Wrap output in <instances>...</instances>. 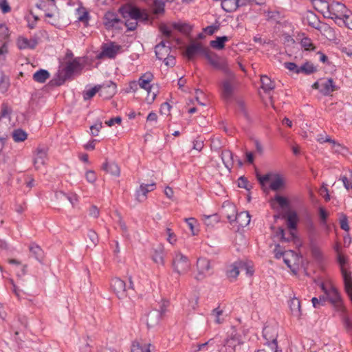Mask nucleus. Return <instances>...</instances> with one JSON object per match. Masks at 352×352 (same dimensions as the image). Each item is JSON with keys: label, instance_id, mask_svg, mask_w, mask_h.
Listing matches in <instances>:
<instances>
[{"label": "nucleus", "instance_id": "nucleus-1", "mask_svg": "<svg viewBox=\"0 0 352 352\" xmlns=\"http://www.w3.org/2000/svg\"><path fill=\"white\" fill-rule=\"evenodd\" d=\"M236 85L237 78L232 71L225 74L219 83L221 97L226 101L231 100L234 94Z\"/></svg>", "mask_w": 352, "mask_h": 352}, {"label": "nucleus", "instance_id": "nucleus-2", "mask_svg": "<svg viewBox=\"0 0 352 352\" xmlns=\"http://www.w3.org/2000/svg\"><path fill=\"white\" fill-rule=\"evenodd\" d=\"M118 12L124 19L148 21V14L145 11L131 3H126L120 6Z\"/></svg>", "mask_w": 352, "mask_h": 352}, {"label": "nucleus", "instance_id": "nucleus-3", "mask_svg": "<svg viewBox=\"0 0 352 352\" xmlns=\"http://www.w3.org/2000/svg\"><path fill=\"white\" fill-rule=\"evenodd\" d=\"M346 6L340 2L333 1L329 3V14L327 18L333 19L338 25H343L345 22V17L349 16L346 14Z\"/></svg>", "mask_w": 352, "mask_h": 352}, {"label": "nucleus", "instance_id": "nucleus-4", "mask_svg": "<svg viewBox=\"0 0 352 352\" xmlns=\"http://www.w3.org/2000/svg\"><path fill=\"white\" fill-rule=\"evenodd\" d=\"M129 285L126 287V283L120 278H114L111 280V287L119 299H123L130 294V292L134 291V285L131 276L129 278Z\"/></svg>", "mask_w": 352, "mask_h": 352}, {"label": "nucleus", "instance_id": "nucleus-5", "mask_svg": "<svg viewBox=\"0 0 352 352\" xmlns=\"http://www.w3.org/2000/svg\"><path fill=\"white\" fill-rule=\"evenodd\" d=\"M80 66V64L76 60L69 62L66 67L60 73L58 78H54L51 80L52 85L60 86L62 85L67 78H70L74 74V71Z\"/></svg>", "mask_w": 352, "mask_h": 352}, {"label": "nucleus", "instance_id": "nucleus-6", "mask_svg": "<svg viewBox=\"0 0 352 352\" xmlns=\"http://www.w3.org/2000/svg\"><path fill=\"white\" fill-rule=\"evenodd\" d=\"M208 47H204L201 43L192 41L186 47L184 56L189 60H192L197 55H203L207 52Z\"/></svg>", "mask_w": 352, "mask_h": 352}, {"label": "nucleus", "instance_id": "nucleus-7", "mask_svg": "<svg viewBox=\"0 0 352 352\" xmlns=\"http://www.w3.org/2000/svg\"><path fill=\"white\" fill-rule=\"evenodd\" d=\"M173 267L177 273L179 274H183L188 271L190 267V263L186 256L178 252L175 254L173 261Z\"/></svg>", "mask_w": 352, "mask_h": 352}, {"label": "nucleus", "instance_id": "nucleus-8", "mask_svg": "<svg viewBox=\"0 0 352 352\" xmlns=\"http://www.w3.org/2000/svg\"><path fill=\"white\" fill-rule=\"evenodd\" d=\"M263 336L266 340L267 346H270L271 351L276 352L278 333L276 328L269 326L264 327Z\"/></svg>", "mask_w": 352, "mask_h": 352}, {"label": "nucleus", "instance_id": "nucleus-9", "mask_svg": "<svg viewBox=\"0 0 352 352\" xmlns=\"http://www.w3.org/2000/svg\"><path fill=\"white\" fill-rule=\"evenodd\" d=\"M197 268L198 270V274L195 277L197 280H202L207 274H212L210 261L206 258L201 257L197 259Z\"/></svg>", "mask_w": 352, "mask_h": 352}, {"label": "nucleus", "instance_id": "nucleus-10", "mask_svg": "<svg viewBox=\"0 0 352 352\" xmlns=\"http://www.w3.org/2000/svg\"><path fill=\"white\" fill-rule=\"evenodd\" d=\"M320 287L327 296L328 300L331 304L335 306H340L341 304V297L338 291L333 286H331L330 289H327L324 283H322Z\"/></svg>", "mask_w": 352, "mask_h": 352}, {"label": "nucleus", "instance_id": "nucleus-11", "mask_svg": "<svg viewBox=\"0 0 352 352\" xmlns=\"http://www.w3.org/2000/svg\"><path fill=\"white\" fill-rule=\"evenodd\" d=\"M98 87L99 95L104 99H109L116 93V85L111 81L98 85Z\"/></svg>", "mask_w": 352, "mask_h": 352}, {"label": "nucleus", "instance_id": "nucleus-12", "mask_svg": "<svg viewBox=\"0 0 352 352\" xmlns=\"http://www.w3.org/2000/svg\"><path fill=\"white\" fill-rule=\"evenodd\" d=\"M122 47L119 45H115L111 42L109 44H104L102 47L100 56H107L109 58H113L120 51Z\"/></svg>", "mask_w": 352, "mask_h": 352}, {"label": "nucleus", "instance_id": "nucleus-13", "mask_svg": "<svg viewBox=\"0 0 352 352\" xmlns=\"http://www.w3.org/2000/svg\"><path fill=\"white\" fill-rule=\"evenodd\" d=\"M155 186L156 184L155 182H153L149 184H140L139 189L136 190V199L139 202L144 201L146 199L147 193L154 190Z\"/></svg>", "mask_w": 352, "mask_h": 352}, {"label": "nucleus", "instance_id": "nucleus-14", "mask_svg": "<svg viewBox=\"0 0 352 352\" xmlns=\"http://www.w3.org/2000/svg\"><path fill=\"white\" fill-rule=\"evenodd\" d=\"M171 48L168 45H166V42L162 41L155 47V52L159 60L164 59L170 54Z\"/></svg>", "mask_w": 352, "mask_h": 352}, {"label": "nucleus", "instance_id": "nucleus-15", "mask_svg": "<svg viewBox=\"0 0 352 352\" xmlns=\"http://www.w3.org/2000/svg\"><path fill=\"white\" fill-rule=\"evenodd\" d=\"M104 25L107 29L113 28L115 25L120 22V19L118 17L116 12L108 11L104 16Z\"/></svg>", "mask_w": 352, "mask_h": 352}, {"label": "nucleus", "instance_id": "nucleus-16", "mask_svg": "<svg viewBox=\"0 0 352 352\" xmlns=\"http://www.w3.org/2000/svg\"><path fill=\"white\" fill-rule=\"evenodd\" d=\"M288 305L292 316L300 318L302 315L300 300L296 297H293L288 301Z\"/></svg>", "mask_w": 352, "mask_h": 352}, {"label": "nucleus", "instance_id": "nucleus-17", "mask_svg": "<svg viewBox=\"0 0 352 352\" xmlns=\"http://www.w3.org/2000/svg\"><path fill=\"white\" fill-rule=\"evenodd\" d=\"M338 89V87L335 85L332 78L327 79L324 82L321 83V88L320 91L324 96H329L331 94Z\"/></svg>", "mask_w": 352, "mask_h": 352}, {"label": "nucleus", "instance_id": "nucleus-18", "mask_svg": "<svg viewBox=\"0 0 352 352\" xmlns=\"http://www.w3.org/2000/svg\"><path fill=\"white\" fill-rule=\"evenodd\" d=\"M222 213L228 219L229 222L232 223L234 221V219L236 215L235 206L230 204L223 205Z\"/></svg>", "mask_w": 352, "mask_h": 352}, {"label": "nucleus", "instance_id": "nucleus-19", "mask_svg": "<svg viewBox=\"0 0 352 352\" xmlns=\"http://www.w3.org/2000/svg\"><path fill=\"white\" fill-rule=\"evenodd\" d=\"M162 314L158 310H153L148 313L146 318V324L148 328L156 326L161 318Z\"/></svg>", "mask_w": 352, "mask_h": 352}, {"label": "nucleus", "instance_id": "nucleus-20", "mask_svg": "<svg viewBox=\"0 0 352 352\" xmlns=\"http://www.w3.org/2000/svg\"><path fill=\"white\" fill-rule=\"evenodd\" d=\"M221 158L225 166L230 172L234 164L233 153L230 150L223 151L221 154Z\"/></svg>", "mask_w": 352, "mask_h": 352}, {"label": "nucleus", "instance_id": "nucleus-21", "mask_svg": "<svg viewBox=\"0 0 352 352\" xmlns=\"http://www.w3.org/2000/svg\"><path fill=\"white\" fill-rule=\"evenodd\" d=\"M102 168L105 172L109 173L113 176L118 177L120 174V167L118 166V165L117 164H116L113 162H105L102 164Z\"/></svg>", "mask_w": 352, "mask_h": 352}, {"label": "nucleus", "instance_id": "nucleus-22", "mask_svg": "<svg viewBox=\"0 0 352 352\" xmlns=\"http://www.w3.org/2000/svg\"><path fill=\"white\" fill-rule=\"evenodd\" d=\"M47 157V152L44 148H38L36 150V155L34 160V164L36 169L41 166L44 165Z\"/></svg>", "mask_w": 352, "mask_h": 352}, {"label": "nucleus", "instance_id": "nucleus-23", "mask_svg": "<svg viewBox=\"0 0 352 352\" xmlns=\"http://www.w3.org/2000/svg\"><path fill=\"white\" fill-rule=\"evenodd\" d=\"M230 269L227 271V276L228 278L235 279L241 270V267H245L244 262L243 261H236L231 266Z\"/></svg>", "mask_w": 352, "mask_h": 352}, {"label": "nucleus", "instance_id": "nucleus-24", "mask_svg": "<svg viewBox=\"0 0 352 352\" xmlns=\"http://www.w3.org/2000/svg\"><path fill=\"white\" fill-rule=\"evenodd\" d=\"M234 221H236L239 226L245 227L250 222V215L248 211H243L239 213L236 212Z\"/></svg>", "mask_w": 352, "mask_h": 352}, {"label": "nucleus", "instance_id": "nucleus-25", "mask_svg": "<svg viewBox=\"0 0 352 352\" xmlns=\"http://www.w3.org/2000/svg\"><path fill=\"white\" fill-rule=\"evenodd\" d=\"M29 250L32 253V256L40 263H41L44 258V252L39 245L35 243H32L29 246Z\"/></svg>", "mask_w": 352, "mask_h": 352}, {"label": "nucleus", "instance_id": "nucleus-26", "mask_svg": "<svg viewBox=\"0 0 352 352\" xmlns=\"http://www.w3.org/2000/svg\"><path fill=\"white\" fill-rule=\"evenodd\" d=\"M314 6L316 10L322 13L327 18V14H329V2L325 0H314Z\"/></svg>", "mask_w": 352, "mask_h": 352}, {"label": "nucleus", "instance_id": "nucleus-27", "mask_svg": "<svg viewBox=\"0 0 352 352\" xmlns=\"http://www.w3.org/2000/svg\"><path fill=\"white\" fill-rule=\"evenodd\" d=\"M38 44L36 39L28 40L26 38H20L18 39L17 45L19 49H34Z\"/></svg>", "mask_w": 352, "mask_h": 352}, {"label": "nucleus", "instance_id": "nucleus-28", "mask_svg": "<svg viewBox=\"0 0 352 352\" xmlns=\"http://www.w3.org/2000/svg\"><path fill=\"white\" fill-rule=\"evenodd\" d=\"M212 66L217 69L222 71L224 75L232 72L227 61L221 57L213 63Z\"/></svg>", "mask_w": 352, "mask_h": 352}, {"label": "nucleus", "instance_id": "nucleus-29", "mask_svg": "<svg viewBox=\"0 0 352 352\" xmlns=\"http://www.w3.org/2000/svg\"><path fill=\"white\" fill-rule=\"evenodd\" d=\"M261 88L265 93L273 90L275 88V83L267 76L262 75L261 76Z\"/></svg>", "mask_w": 352, "mask_h": 352}, {"label": "nucleus", "instance_id": "nucleus-30", "mask_svg": "<svg viewBox=\"0 0 352 352\" xmlns=\"http://www.w3.org/2000/svg\"><path fill=\"white\" fill-rule=\"evenodd\" d=\"M270 187L274 191H278V190L283 188L285 187L284 179L278 174H275L274 175V179L271 182Z\"/></svg>", "mask_w": 352, "mask_h": 352}, {"label": "nucleus", "instance_id": "nucleus-31", "mask_svg": "<svg viewBox=\"0 0 352 352\" xmlns=\"http://www.w3.org/2000/svg\"><path fill=\"white\" fill-rule=\"evenodd\" d=\"M228 41H229L228 36H217L215 40L210 42V45L216 50H223L225 47V43Z\"/></svg>", "mask_w": 352, "mask_h": 352}, {"label": "nucleus", "instance_id": "nucleus-32", "mask_svg": "<svg viewBox=\"0 0 352 352\" xmlns=\"http://www.w3.org/2000/svg\"><path fill=\"white\" fill-rule=\"evenodd\" d=\"M153 74L151 73H145L138 80V83L139 84V87L147 89L149 86L151 85L150 82L153 79Z\"/></svg>", "mask_w": 352, "mask_h": 352}, {"label": "nucleus", "instance_id": "nucleus-33", "mask_svg": "<svg viewBox=\"0 0 352 352\" xmlns=\"http://www.w3.org/2000/svg\"><path fill=\"white\" fill-rule=\"evenodd\" d=\"M316 72H317V68L309 61H307L302 65L299 66V74L310 75Z\"/></svg>", "mask_w": 352, "mask_h": 352}, {"label": "nucleus", "instance_id": "nucleus-34", "mask_svg": "<svg viewBox=\"0 0 352 352\" xmlns=\"http://www.w3.org/2000/svg\"><path fill=\"white\" fill-rule=\"evenodd\" d=\"M50 73L45 69H40L33 75L34 81L40 83H44L50 78Z\"/></svg>", "mask_w": 352, "mask_h": 352}, {"label": "nucleus", "instance_id": "nucleus-35", "mask_svg": "<svg viewBox=\"0 0 352 352\" xmlns=\"http://www.w3.org/2000/svg\"><path fill=\"white\" fill-rule=\"evenodd\" d=\"M306 19L309 25L311 27L319 29L320 25V22L318 18V16L313 12H308L306 16Z\"/></svg>", "mask_w": 352, "mask_h": 352}, {"label": "nucleus", "instance_id": "nucleus-36", "mask_svg": "<svg viewBox=\"0 0 352 352\" xmlns=\"http://www.w3.org/2000/svg\"><path fill=\"white\" fill-rule=\"evenodd\" d=\"M298 218L294 211L289 212L287 215V226L290 230H296Z\"/></svg>", "mask_w": 352, "mask_h": 352}, {"label": "nucleus", "instance_id": "nucleus-37", "mask_svg": "<svg viewBox=\"0 0 352 352\" xmlns=\"http://www.w3.org/2000/svg\"><path fill=\"white\" fill-rule=\"evenodd\" d=\"M153 260L157 264L164 265V250L162 247L159 246L154 250V253L153 254Z\"/></svg>", "mask_w": 352, "mask_h": 352}, {"label": "nucleus", "instance_id": "nucleus-38", "mask_svg": "<svg viewBox=\"0 0 352 352\" xmlns=\"http://www.w3.org/2000/svg\"><path fill=\"white\" fill-rule=\"evenodd\" d=\"M338 261L340 266V270L343 278L345 277L350 276L351 273L348 272L345 268V265L346 264V258L343 255L339 254L338 256Z\"/></svg>", "mask_w": 352, "mask_h": 352}, {"label": "nucleus", "instance_id": "nucleus-39", "mask_svg": "<svg viewBox=\"0 0 352 352\" xmlns=\"http://www.w3.org/2000/svg\"><path fill=\"white\" fill-rule=\"evenodd\" d=\"M27 133L22 129H16L12 133V138L14 142H20L27 139Z\"/></svg>", "mask_w": 352, "mask_h": 352}, {"label": "nucleus", "instance_id": "nucleus-40", "mask_svg": "<svg viewBox=\"0 0 352 352\" xmlns=\"http://www.w3.org/2000/svg\"><path fill=\"white\" fill-rule=\"evenodd\" d=\"M221 7L226 12H232L237 8L236 0H222Z\"/></svg>", "mask_w": 352, "mask_h": 352}, {"label": "nucleus", "instance_id": "nucleus-41", "mask_svg": "<svg viewBox=\"0 0 352 352\" xmlns=\"http://www.w3.org/2000/svg\"><path fill=\"white\" fill-rule=\"evenodd\" d=\"M237 111L241 113L247 120H250V118L243 101L238 100L236 102Z\"/></svg>", "mask_w": 352, "mask_h": 352}, {"label": "nucleus", "instance_id": "nucleus-42", "mask_svg": "<svg viewBox=\"0 0 352 352\" xmlns=\"http://www.w3.org/2000/svg\"><path fill=\"white\" fill-rule=\"evenodd\" d=\"M173 28L184 34H188L191 31V27L187 23H174Z\"/></svg>", "mask_w": 352, "mask_h": 352}, {"label": "nucleus", "instance_id": "nucleus-43", "mask_svg": "<svg viewBox=\"0 0 352 352\" xmlns=\"http://www.w3.org/2000/svg\"><path fill=\"white\" fill-rule=\"evenodd\" d=\"M146 90L148 92V96L146 97L147 102L151 104L155 100L157 96V90L154 87L153 85L149 86V87Z\"/></svg>", "mask_w": 352, "mask_h": 352}, {"label": "nucleus", "instance_id": "nucleus-44", "mask_svg": "<svg viewBox=\"0 0 352 352\" xmlns=\"http://www.w3.org/2000/svg\"><path fill=\"white\" fill-rule=\"evenodd\" d=\"M150 345L142 346L138 342H133L131 346V352H151L149 349Z\"/></svg>", "mask_w": 352, "mask_h": 352}, {"label": "nucleus", "instance_id": "nucleus-45", "mask_svg": "<svg viewBox=\"0 0 352 352\" xmlns=\"http://www.w3.org/2000/svg\"><path fill=\"white\" fill-rule=\"evenodd\" d=\"M12 113V109L6 103H3L1 105V110L0 112V120L2 118H8Z\"/></svg>", "mask_w": 352, "mask_h": 352}, {"label": "nucleus", "instance_id": "nucleus-46", "mask_svg": "<svg viewBox=\"0 0 352 352\" xmlns=\"http://www.w3.org/2000/svg\"><path fill=\"white\" fill-rule=\"evenodd\" d=\"M343 279L346 292L348 294L352 302V277L351 276H350L348 277H345Z\"/></svg>", "mask_w": 352, "mask_h": 352}, {"label": "nucleus", "instance_id": "nucleus-47", "mask_svg": "<svg viewBox=\"0 0 352 352\" xmlns=\"http://www.w3.org/2000/svg\"><path fill=\"white\" fill-rule=\"evenodd\" d=\"M219 221V216L217 214L205 216L204 223L208 226H213L214 223Z\"/></svg>", "mask_w": 352, "mask_h": 352}, {"label": "nucleus", "instance_id": "nucleus-48", "mask_svg": "<svg viewBox=\"0 0 352 352\" xmlns=\"http://www.w3.org/2000/svg\"><path fill=\"white\" fill-rule=\"evenodd\" d=\"M87 236L89 239L88 246H96L98 243V236L97 233L95 231L90 230L87 233Z\"/></svg>", "mask_w": 352, "mask_h": 352}, {"label": "nucleus", "instance_id": "nucleus-49", "mask_svg": "<svg viewBox=\"0 0 352 352\" xmlns=\"http://www.w3.org/2000/svg\"><path fill=\"white\" fill-rule=\"evenodd\" d=\"M300 44L305 50H314L315 49L314 43L308 37L303 38L300 41Z\"/></svg>", "mask_w": 352, "mask_h": 352}, {"label": "nucleus", "instance_id": "nucleus-50", "mask_svg": "<svg viewBox=\"0 0 352 352\" xmlns=\"http://www.w3.org/2000/svg\"><path fill=\"white\" fill-rule=\"evenodd\" d=\"M154 2V13L160 14L164 12V2L161 0H153Z\"/></svg>", "mask_w": 352, "mask_h": 352}, {"label": "nucleus", "instance_id": "nucleus-51", "mask_svg": "<svg viewBox=\"0 0 352 352\" xmlns=\"http://www.w3.org/2000/svg\"><path fill=\"white\" fill-rule=\"evenodd\" d=\"M204 56L208 60L211 65H212L213 63H214L220 57L217 54L212 52L209 49L207 50V52L204 54Z\"/></svg>", "mask_w": 352, "mask_h": 352}, {"label": "nucleus", "instance_id": "nucleus-52", "mask_svg": "<svg viewBox=\"0 0 352 352\" xmlns=\"http://www.w3.org/2000/svg\"><path fill=\"white\" fill-rule=\"evenodd\" d=\"M238 186L239 188H245L250 190L252 188V185H249L248 179L245 176H241L238 179Z\"/></svg>", "mask_w": 352, "mask_h": 352}, {"label": "nucleus", "instance_id": "nucleus-53", "mask_svg": "<svg viewBox=\"0 0 352 352\" xmlns=\"http://www.w3.org/2000/svg\"><path fill=\"white\" fill-rule=\"evenodd\" d=\"M98 92V85L95 86L92 89L87 90L86 91H84L83 93V98L85 100H87L91 99L92 97H94L96 94Z\"/></svg>", "mask_w": 352, "mask_h": 352}, {"label": "nucleus", "instance_id": "nucleus-54", "mask_svg": "<svg viewBox=\"0 0 352 352\" xmlns=\"http://www.w3.org/2000/svg\"><path fill=\"white\" fill-rule=\"evenodd\" d=\"M223 314V310L219 309V307H217L212 311L211 315L214 317V321L217 324L223 322V319L220 318V316Z\"/></svg>", "mask_w": 352, "mask_h": 352}, {"label": "nucleus", "instance_id": "nucleus-55", "mask_svg": "<svg viewBox=\"0 0 352 352\" xmlns=\"http://www.w3.org/2000/svg\"><path fill=\"white\" fill-rule=\"evenodd\" d=\"M340 226L341 229H342L344 231L348 232L350 229L348 223L347 217L346 214L343 213L341 214V218L340 219Z\"/></svg>", "mask_w": 352, "mask_h": 352}, {"label": "nucleus", "instance_id": "nucleus-56", "mask_svg": "<svg viewBox=\"0 0 352 352\" xmlns=\"http://www.w3.org/2000/svg\"><path fill=\"white\" fill-rule=\"evenodd\" d=\"M284 66L289 71L297 74H299V66L297 65L296 63L292 62H285L284 63Z\"/></svg>", "mask_w": 352, "mask_h": 352}, {"label": "nucleus", "instance_id": "nucleus-57", "mask_svg": "<svg viewBox=\"0 0 352 352\" xmlns=\"http://www.w3.org/2000/svg\"><path fill=\"white\" fill-rule=\"evenodd\" d=\"M276 201L279 204V206L284 208L289 206V201L287 198L282 197L280 195H276L274 197Z\"/></svg>", "mask_w": 352, "mask_h": 352}, {"label": "nucleus", "instance_id": "nucleus-58", "mask_svg": "<svg viewBox=\"0 0 352 352\" xmlns=\"http://www.w3.org/2000/svg\"><path fill=\"white\" fill-rule=\"evenodd\" d=\"M55 196L56 199L61 202L63 205H66L68 201V198L69 197V196L62 191L56 192Z\"/></svg>", "mask_w": 352, "mask_h": 352}, {"label": "nucleus", "instance_id": "nucleus-59", "mask_svg": "<svg viewBox=\"0 0 352 352\" xmlns=\"http://www.w3.org/2000/svg\"><path fill=\"white\" fill-rule=\"evenodd\" d=\"M271 176L272 175L270 173H267L263 176H261L258 173H256V178L261 186H264L266 182L270 181V179H271Z\"/></svg>", "mask_w": 352, "mask_h": 352}, {"label": "nucleus", "instance_id": "nucleus-60", "mask_svg": "<svg viewBox=\"0 0 352 352\" xmlns=\"http://www.w3.org/2000/svg\"><path fill=\"white\" fill-rule=\"evenodd\" d=\"M137 21L138 20L130 21L129 19H126L124 24L129 31H134L137 28Z\"/></svg>", "mask_w": 352, "mask_h": 352}, {"label": "nucleus", "instance_id": "nucleus-61", "mask_svg": "<svg viewBox=\"0 0 352 352\" xmlns=\"http://www.w3.org/2000/svg\"><path fill=\"white\" fill-rule=\"evenodd\" d=\"M203 147H204V140L200 139L199 137L197 138V139H195L193 141L192 148L197 151H201L202 150Z\"/></svg>", "mask_w": 352, "mask_h": 352}, {"label": "nucleus", "instance_id": "nucleus-62", "mask_svg": "<svg viewBox=\"0 0 352 352\" xmlns=\"http://www.w3.org/2000/svg\"><path fill=\"white\" fill-rule=\"evenodd\" d=\"M0 9L3 14H6L11 10V8L9 6L7 0L0 1Z\"/></svg>", "mask_w": 352, "mask_h": 352}, {"label": "nucleus", "instance_id": "nucleus-63", "mask_svg": "<svg viewBox=\"0 0 352 352\" xmlns=\"http://www.w3.org/2000/svg\"><path fill=\"white\" fill-rule=\"evenodd\" d=\"M9 36V30L7 26L4 24H0V37L3 39H6Z\"/></svg>", "mask_w": 352, "mask_h": 352}, {"label": "nucleus", "instance_id": "nucleus-64", "mask_svg": "<svg viewBox=\"0 0 352 352\" xmlns=\"http://www.w3.org/2000/svg\"><path fill=\"white\" fill-rule=\"evenodd\" d=\"M319 216H320L322 223L323 224H325L327 222V219L328 218L329 214L322 207L319 208Z\"/></svg>", "mask_w": 352, "mask_h": 352}]
</instances>
